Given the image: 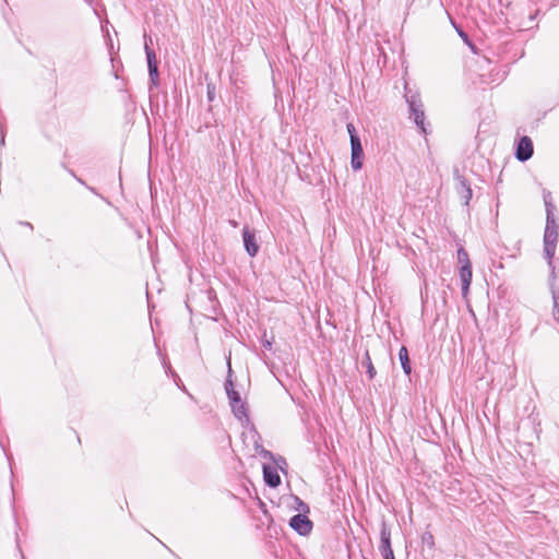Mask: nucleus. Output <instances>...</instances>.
Returning <instances> with one entry per match:
<instances>
[{"instance_id": "4468645a", "label": "nucleus", "mask_w": 559, "mask_h": 559, "mask_svg": "<svg viewBox=\"0 0 559 559\" xmlns=\"http://www.w3.org/2000/svg\"><path fill=\"white\" fill-rule=\"evenodd\" d=\"M457 260L461 266L463 264H471L467 252L462 248L457 250Z\"/></svg>"}, {"instance_id": "f03ea898", "label": "nucleus", "mask_w": 559, "mask_h": 559, "mask_svg": "<svg viewBox=\"0 0 559 559\" xmlns=\"http://www.w3.org/2000/svg\"><path fill=\"white\" fill-rule=\"evenodd\" d=\"M406 102L409 106L414 122L421 129L423 132H425V114L420 98L417 95H406Z\"/></svg>"}, {"instance_id": "7ed1b4c3", "label": "nucleus", "mask_w": 559, "mask_h": 559, "mask_svg": "<svg viewBox=\"0 0 559 559\" xmlns=\"http://www.w3.org/2000/svg\"><path fill=\"white\" fill-rule=\"evenodd\" d=\"M226 391L230 401L233 413L238 419L241 420L242 418L246 417V407L245 403L240 397V394L233 389L231 382H227Z\"/></svg>"}, {"instance_id": "aec40b11", "label": "nucleus", "mask_w": 559, "mask_h": 559, "mask_svg": "<svg viewBox=\"0 0 559 559\" xmlns=\"http://www.w3.org/2000/svg\"><path fill=\"white\" fill-rule=\"evenodd\" d=\"M265 346L270 347V346H271V343H270V342H266V343H265Z\"/></svg>"}, {"instance_id": "0eeeda50", "label": "nucleus", "mask_w": 559, "mask_h": 559, "mask_svg": "<svg viewBox=\"0 0 559 559\" xmlns=\"http://www.w3.org/2000/svg\"><path fill=\"white\" fill-rule=\"evenodd\" d=\"M144 48H145V53H146V59H147L150 79H151L152 83L154 85H156L157 79H158L156 55L152 49H150L147 41H145Z\"/></svg>"}, {"instance_id": "ddd939ff", "label": "nucleus", "mask_w": 559, "mask_h": 559, "mask_svg": "<svg viewBox=\"0 0 559 559\" xmlns=\"http://www.w3.org/2000/svg\"><path fill=\"white\" fill-rule=\"evenodd\" d=\"M399 358H400L403 370L405 371L406 374H409L412 368H411L408 352H407L406 347H404V346L401 347V349L399 352Z\"/></svg>"}, {"instance_id": "9b49d317", "label": "nucleus", "mask_w": 559, "mask_h": 559, "mask_svg": "<svg viewBox=\"0 0 559 559\" xmlns=\"http://www.w3.org/2000/svg\"><path fill=\"white\" fill-rule=\"evenodd\" d=\"M263 477L265 483L271 487H277L281 484V477L273 466L263 465Z\"/></svg>"}, {"instance_id": "2eb2a0df", "label": "nucleus", "mask_w": 559, "mask_h": 559, "mask_svg": "<svg viewBox=\"0 0 559 559\" xmlns=\"http://www.w3.org/2000/svg\"><path fill=\"white\" fill-rule=\"evenodd\" d=\"M367 372L369 377L372 379L376 374L374 367L372 366L370 358L367 356Z\"/></svg>"}, {"instance_id": "a211bd4d", "label": "nucleus", "mask_w": 559, "mask_h": 559, "mask_svg": "<svg viewBox=\"0 0 559 559\" xmlns=\"http://www.w3.org/2000/svg\"><path fill=\"white\" fill-rule=\"evenodd\" d=\"M257 450H260V452L263 454L264 457L271 456V453L269 451L260 449L259 445H257Z\"/></svg>"}, {"instance_id": "6e6552de", "label": "nucleus", "mask_w": 559, "mask_h": 559, "mask_svg": "<svg viewBox=\"0 0 559 559\" xmlns=\"http://www.w3.org/2000/svg\"><path fill=\"white\" fill-rule=\"evenodd\" d=\"M391 533L390 530L383 524L381 530V545L380 549L384 559H394L393 550L391 548Z\"/></svg>"}, {"instance_id": "39448f33", "label": "nucleus", "mask_w": 559, "mask_h": 559, "mask_svg": "<svg viewBox=\"0 0 559 559\" xmlns=\"http://www.w3.org/2000/svg\"><path fill=\"white\" fill-rule=\"evenodd\" d=\"M352 146V159L350 166L354 170H359L362 167L364 151L362 145L358 136H353Z\"/></svg>"}, {"instance_id": "1a4fd4ad", "label": "nucleus", "mask_w": 559, "mask_h": 559, "mask_svg": "<svg viewBox=\"0 0 559 559\" xmlns=\"http://www.w3.org/2000/svg\"><path fill=\"white\" fill-rule=\"evenodd\" d=\"M242 237L246 251L250 257H254L259 251V245L257 242L254 233L248 228H243Z\"/></svg>"}, {"instance_id": "dca6fc26", "label": "nucleus", "mask_w": 559, "mask_h": 559, "mask_svg": "<svg viewBox=\"0 0 559 559\" xmlns=\"http://www.w3.org/2000/svg\"><path fill=\"white\" fill-rule=\"evenodd\" d=\"M346 129H347V132H348V134L350 136V143H353V136H357L356 135V129H355L353 123H348Z\"/></svg>"}, {"instance_id": "f3484780", "label": "nucleus", "mask_w": 559, "mask_h": 559, "mask_svg": "<svg viewBox=\"0 0 559 559\" xmlns=\"http://www.w3.org/2000/svg\"><path fill=\"white\" fill-rule=\"evenodd\" d=\"M423 540L424 543H427L429 546L433 545V537L430 534L424 535Z\"/></svg>"}, {"instance_id": "423d86ee", "label": "nucleus", "mask_w": 559, "mask_h": 559, "mask_svg": "<svg viewBox=\"0 0 559 559\" xmlns=\"http://www.w3.org/2000/svg\"><path fill=\"white\" fill-rule=\"evenodd\" d=\"M290 527L300 535H307L312 528V523L305 514H297L290 519Z\"/></svg>"}, {"instance_id": "f8f14e48", "label": "nucleus", "mask_w": 559, "mask_h": 559, "mask_svg": "<svg viewBox=\"0 0 559 559\" xmlns=\"http://www.w3.org/2000/svg\"><path fill=\"white\" fill-rule=\"evenodd\" d=\"M552 299H554V318L559 322V278L555 277L551 284Z\"/></svg>"}, {"instance_id": "20e7f679", "label": "nucleus", "mask_w": 559, "mask_h": 559, "mask_svg": "<svg viewBox=\"0 0 559 559\" xmlns=\"http://www.w3.org/2000/svg\"><path fill=\"white\" fill-rule=\"evenodd\" d=\"M533 155V142L528 136H522L518 144H516V151H515V157L525 162L530 159Z\"/></svg>"}, {"instance_id": "f257e3e1", "label": "nucleus", "mask_w": 559, "mask_h": 559, "mask_svg": "<svg viewBox=\"0 0 559 559\" xmlns=\"http://www.w3.org/2000/svg\"><path fill=\"white\" fill-rule=\"evenodd\" d=\"M546 226L544 231V253L549 263L556 253L559 238V223L556 206L545 198Z\"/></svg>"}, {"instance_id": "9d476101", "label": "nucleus", "mask_w": 559, "mask_h": 559, "mask_svg": "<svg viewBox=\"0 0 559 559\" xmlns=\"http://www.w3.org/2000/svg\"><path fill=\"white\" fill-rule=\"evenodd\" d=\"M472 266L471 264H463L460 269V278L462 282V292L463 295L466 296L469 289V285L472 282Z\"/></svg>"}, {"instance_id": "6ab92c4d", "label": "nucleus", "mask_w": 559, "mask_h": 559, "mask_svg": "<svg viewBox=\"0 0 559 559\" xmlns=\"http://www.w3.org/2000/svg\"><path fill=\"white\" fill-rule=\"evenodd\" d=\"M461 37H465V34L463 32H460Z\"/></svg>"}]
</instances>
